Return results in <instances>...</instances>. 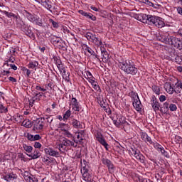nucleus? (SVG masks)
Returning <instances> with one entry per match:
<instances>
[{
  "instance_id": "f257e3e1",
  "label": "nucleus",
  "mask_w": 182,
  "mask_h": 182,
  "mask_svg": "<svg viewBox=\"0 0 182 182\" xmlns=\"http://www.w3.org/2000/svg\"><path fill=\"white\" fill-rule=\"evenodd\" d=\"M138 21H140L143 23H148L149 25H154L157 28H164L166 25L163 18L151 15L141 14L137 17Z\"/></svg>"
},
{
  "instance_id": "f03ea898",
  "label": "nucleus",
  "mask_w": 182,
  "mask_h": 182,
  "mask_svg": "<svg viewBox=\"0 0 182 182\" xmlns=\"http://www.w3.org/2000/svg\"><path fill=\"white\" fill-rule=\"evenodd\" d=\"M3 14L6 15L8 18H15L16 19V25L18 28L21 29L27 36L29 38H33V33L32 32V30L22 21V19L19 18L18 16L15 15V14L12 12H8L6 11H4Z\"/></svg>"
},
{
  "instance_id": "7ed1b4c3",
  "label": "nucleus",
  "mask_w": 182,
  "mask_h": 182,
  "mask_svg": "<svg viewBox=\"0 0 182 182\" xmlns=\"http://www.w3.org/2000/svg\"><path fill=\"white\" fill-rule=\"evenodd\" d=\"M119 67L121 68L122 70L125 72L127 75H137V72L139 70L136 68V65L130 61H126L125 63H119Z\"/></svg>"
},
{
  "instance_id": "20e7f679",
  "label": "nucleus",
  "mask_w": 182,
  "mask_h": 182,
  "mask_svg": "<svg viewBox=\"0 0 182 182\" xmlns=\"http://www.w3.org/2000/svg\"><path fill=\"white\" fill-rule=\"evenodd\" d=\"M85 36L87 39V41L92 42V43H95L97 46H100L101 45H103L102 40L99 39V38H97L96 35L93 33H85Z\"/></svg>"
},
{
  "instance_id": "39448f33",
  "label": "nucleus",
  "mask_w": 182,
  "mask_h": 182,
  "mask_svg": "<svg viewBox=\"0 0 182 182\" xmlns=\"http://www.w3.org/2000/svg\"><path fill=\"white\" fill-rule=\"evenodd\" d=\"M130 154L132 156H134L136 160L140 161L142 164H146V158L143 154L140 153V151H139L137 149H133L132 148L129 151Z\"/></svg>"
},
{
  "instance_id": "423d86ee",
  "label": "nucleus",
  "mask_w": 182,
  "mask_h": 182,
  "mask_svg": "<svg viewBox=\"0 0 182 182\" xmlns=\"http://www.w3.org/2000/svg\"><path fill=\"white\" fill-rule=\"evenodd\" d=\"M113 123L117 127H129L130 124L126 121V118L124 117H120L118 120L112 119Z\"/></svg>"
},
{
  "instance_id": "0eeeda50",
  "label": "nucleus",
  "mask_w": 182,
  "mask_h": 182,
  "mask_svg": "<svg viewBox=\"0 0 182 182\" xmlns=\"http://www.w3.org/2000/svg\"><path fill=\"white\" fill-rule=\"evenodd\" d=\"M81 173L83 178V180L87 182H92L93 181V178H92V175L90 173H89V169L87 168V166H83L81 168Z\"/></svg>"
},
{
  "instance_id": "6e6552de",
  "label": "nucleus",
  "mask_w": 182,
  "mask_h": 182,
  "mask_svg": "<svg viewBox=\"0 0 182 182\" xmlns=\"http://www.w3.org/2000/svg\"><path fill=\"white\" fill-rule=\"evenodd\" d=\"M38 3L41 4V5L44 6L46 9H48V11H50L51 14L53 12V11H55V9H56L55 6H53V3H52V1L50 0H40Z\"/></svg>"
},
{
  "instance_id": "1a4fd4ad",
  "label": "nucleus",
  "mask_w": 182,
  "mask_h": 182,
  "mask_svg": "<svg viewBox=\"0 0 182 182\" xmlns=\"http://www.w3.org/2000/svg\"><path fill=\"white\" fill-rule=\"evenodd\" d=\"M33 130L36 132V130H42L43 129V119L38 118L33 121Z\"/></svg>"
},
{
  "instance_id": "9d476101",
  "label": "nucleus",
  "mask_w": 182,
  "mask_h": 182,
  "mask_svg": "<svg viewBox=\"0 0 182 182\" xmlns=\"http://www.w3.org/2000/svg\"><path fill=\"white\" fill-rule=\"evenodd\" d=\"M102 161L105 164V166H107L109 173L110 174H113V173H114L116 170V168L114 167L113 163H112V161L106 159H102Z\"/></svg>"
},
{
  "instance_id": "9b49d317",
  "label": "nucleus",
  "mask_w": 182,
  "mask_h": 182,
  "mask_svg": "<svg viewBox=\"0 0 182 182\" xmlns=\"http://www.w3.org/2000/svg\"><path fill=\"white\" fill-rule=\"evenodd\" d=\"M3 178L7 182H11L14 181V180H16V178H18V176L14 173H11L3 176Z\"/></svg>"
},
{
  "instance_id": "f8f14e48",
  "label": "nucleus",
  "mask_w": 182,
  "mask_h": 182,
  "mask_svg": "<svg viewBox=\"0 0 182 182\" xmlns=\"http://www.w3.org/2000/svg\"><path fill=\"white\" fill-rule=\"evenodd\" d=\"M96 139L97 141H99V143L102 144V146H104V147H105L106 150H108L107 146H109V144H107V142H106V139H105V137H103V136L97 134Z\"/></svg>"
},
{
  "instance_id": "ddd939ff",
  "label": "nucleus",
  "mask_w": 182,
  "mask_h": 182,
  "mask_svg": "<svg viewBox=\"0 0 182 182\" xmlns=\"http://www.w3.org/2000/svg\"><path fill=\"white\" fill-rule=\"evenodd\" d=\"M83 134H85V131H81L80 132H76L75 136H77V139L78 141H76L75 139V137H73V141L74 143H76V144H78L79 143H82L83 141Z\"/></svg>"
},
{
  "instance_id": "4468645a",
  "label": "nucleus",
  "mask_w": 182,
  "mask_h": 182,
  "mask_svg": "<svg viewBox=\"0 0 182 182\" xmlns=\"http://www.w3.org/2000/svg\"><path fill=\"white\" fill-rule=\"evenodd\" d=\"M152 108L154 109V112H157L160 109V103L157 102V99L155 96L152 97Z\"/></svg>"
},
{
  "instance_id": "2eb2a0df",
  "label": "nucleus",
  "mask_w": 182,
  "mask_h": 182,
  "mask_svg": "<svg viewBox=\"0 0 182 182\" xmlns=\"http://www.w3.org/2000/svg\"><path fill=\"white\" fill-rule=\"evenodd\" d=\"M79 14L80 15H82V16H85V18H87L88 19H91L92 21H96V16L92 15L90 13H87L83 10H79Z\"/></svg>"
},
{
  "instance_id": "dca6fc26",
  "label": "nucleus",
  "mask_w": 182,
  "mask_h": 182,
  "mask_svg": "<svg viewBox=\"0 0 182 182\" xmlns=\"http://www.w3.org/2000/svg\"><path fill=\"white\" fill-rule=\"evenodd\" d=\"M5 97H4V92L0 91V100H4ZM0 113H8V107L4 106V105L0 102Z\"/></svg>"
},
{
  "instance_id": "f3484780",
  "label": "nucleus",
  "mask_w": 182,
  "mask_h": 182,
  "mask_svg": "<svg viewBox=\"0 0 182 182\" xmlns=\"http://www.w3.org/2000/svg\"><path fill=\"white\" fill-rule=\"evenodd\" d=\"M71 103L73 106V109H74L75 112H80V106L79 105V102L76 98L73 97L71 99Z\"/></svg>"
},
{
  "instance_id": "a211bd4d",
  "label": "nucleus",
  "mask_w": 182,
  "mask_h": 182,
  "mask_svg": "<svg viewBox=\"0 0 182 182\" xmlns=\"http://www.w3.org/2000/svg\"><path fill=\"white\" fill-rule=\"evenodd\" d=\"M101 53L102 56V62H104V63H109V53H107V51L104 49L101 50Z\"/></svg>"
},
{
  "instance_id": "6ab92c4d",
  "label": "nucleus",
  "mask_w": 182,
  "mask_h": 182,
  "mask_svg": "<svg viewBox=\"0 0 182 182\" xmlns=\"http://www.w3.org/2000/svg\"><path fill=\"white\" fill-rule=\"evenodd\" d=\"M141 139L145 141L146 143H149V144H153V141L151 140V138L147 135L146 133H142L141 134Z\"/></svg>"
},
{
  "instance_id": "aec40b11",
  "label": "nucleus",
  "mask_w": 182,
  "mask_h": 182,
  "mask_svg": "<svg viewBox=\"0 0 182 182\" xmlns=\"http://www.w3.org/2000/svg\"><path fill=\"white\" fill-rule=\"evenodd\" d=\"M133 106L137 112H140V110H141V102H140V98L134 100L133 102Z\"/></svg>"
},
{
  "instance_id": "412c9836",
  "label": "nucleus",
  "mask_w": 182,
  "mask_h": 182,
  "mask_svg": "<svg viewBox=\"0 0 182 182\" xmlns=\"http://www.w3.org/2000/svg\"><path fill=\"white\" fill-rule=\"evenodd\" d=\"M173 46L178 49L179 50H182V42L178 38L173 40Z\"/></svg>"
},
{
  "instance_id": "4be33fe9",
  "label": "nucleus",
  "mask_w": 182,
  "mask_h": 182,
  "mask_svg": "<svg viewBox=\"0 0 182 182\" xmlns=\"http://www.w3.org/2000/svg\"><path fill=\"white\" fill-rule=\"evenodd\" d=\"M60 72L62 73L63 77V79H65L66 82H69V80H70V78L69 77V76H70V74L69 73V72H66L65 68H62L61 70H60Z\"/></svg>"
},
{
  "instance_id": "5701e85b",
  "label": "nucleus",
  "mask_w": 182,
  "mask_h": 182,
  "mask_svg": "<svg viewBox=\"0 0 182 182\" xmlns=\"http://www.w3.org/2000/svg\"><path fill=\"white\" fill-rule=\"evenodd\" d=\"M72 126L73 127H74V129H82L80 121H78L77 119H73Z\"/></svg>"
},
{
  "instance_id": "b1692460",
  "label": "nucleus",
  "mask_w": 182,
  "mask_h": 182,
  "mask_svg": "<svg viewBox=\"0 0 182 182\" xmlns=\"http://www.w3.org/2000/svg\"><path fill=\"white\" fill-rule=\"evenodd\" d=\"M170 105H168V102H165L164 103V105L160 107V112H161V113L166 114L167 113V112H168Z\"/></svg>"
},
{
  "instance_id": "393cba45",
  "label": "nucleus",
  "mask_w": 182,
  "mask_h": 182,
  "mask_svg": "<svg viewBox=\"0 0 182 182\" xmlns=\"http://www.w3.org/2000/svg\"><path fill=\"white\" fill-rule=\"evenodd\" d=\"M24 14H25V16H26L27 19L28 21H30V22H35V21H36L35 16H33V14L29 13L28 11H25Z\"/></svg>"
},
{
  "instance_id": "a878e982",
  "label": "nucleus",
  "mask_w": 182,
  "mask_h": 182,
  "mask_svg": "<svg viewBox=\"0 0 182 182\" xmlns=\"http://www.w3.org/2000/svg\"><path fill=\"white\" fill-rule=\"evenodd\" d=\"M136 1L142 4H145L146 5H149V6H152L153 8L157 9V6H159V5L153 4V2L150 1L149 0H136Z\"/></svg>"
},
{
  "instance_id": "bb28decb",
  "label": "nucleus",
  "mask_w": 182,
  "mask_h": 182,
  "mask_svg": "<svg viewBox=\"0 0 182 182\" xmlns=\"http://www.w3.org/2000/svg\"><path fill=\"white\" fill-rule=\"evenodd\" d=\"M176 37H165L164 38V41L165 43L167 45H173L174 44V39H176Z\"/></svg>"
},
{
  "instance_id": "cd10ccee",
  "label": "nucleus",
  "mask_w": 182,
  "mask_h": 182,
  "mask_svg": "<svg viewBox=\"0 0 182 182\" xmlns=\"http://www.w3.org/2000/svg\"><path fill=\"white\" fill-rule=\"evenodd\" d=\"M27 156H28V157H31V159L35 160L36 159H39V157H41V153L39 152V151L35 150L34 153L31 154H27Z\"/></svg>"
},
{
  "instance_id": "c85d7f7f",
  "label": "nucleus",
  "mask_w": 182,
  "mask_h": 182,
  "mask_svg": "<svg viewBox=\"0 0 182 182\" xmlns=\"http://www.w3.org/2000/svg\"><path fill=\"white\" fill-rule=\"evenodd\" d=\"M85 50L88 52V53H90V55H93L94 56H95V58L98 59V60H100V59H99V55L95 54V51H93V50H92V48H90L89 46H85Z\"/></svg>"
},
{
  "instance_id": "c756f323",
  "label": "nucleus",
  "mask_w": 182,
  "mask_h": 182,
  "mask_svg": "<svg viewBox=\"0 0 182 182\" xmlns=\"http://www.w3.org/2000/svg\"><path fill=\"white\" fill-rule=\"evenodd\" d=\"M39 63L37 61H31L28 65V69H36Z\"/></svg>"
},
{
  "instance_id": "7c9ffc66",
  "label": "nucleus",
  "mask_w": 182,
  "mask_h": 182,
  "mask_svg": "<svg viewBox=\"0 0 182 182\" xmlns=\"http://www.w3.org/2000/svg\"><path fill=\"white\" fill-rule=\"evenodd\" d=\"M23 149L26 151L27 153H32V151L33 150V147L32 146H28L26 144L23 145Z\"/></svg>"
},
{
  "instance_id": "2f4dec72",
  "label": "nucleus",
  "mask_w": 182,
  "mask_h": 182,
  "mask_svg": "<svg viewBox=\"0 0 182 182\" xmlns=\"http://www.w3.org/2000/svg\"><path fill=\"white\" fill-rule=\"evenodd\" d=\"M11 75V71L9 70H2L0 73V77H4L6 76H9Z\"/></svg>"
},
{
  "instance_id": "473e14b6",
  "label": "nucleus",
  "mask_w": 182,
  "mask_h": 182,
  "mask_svg": "<svg viewBox=\"0 0 182 182\" xmlns=\"http://www.w3.org/2000/svg\"><path fill=\"white\" fill-rule=\"evenodd\" d=\"M71 114L72 112H70V109L67 110L63 115V120H68V119L70 117Z\"/></svg>"
},
{
  "instance_id": "72a5a7b5",
  "label": "nucleus",
  "mask_w": 182,
  "mask_h": 182,
  "mask_svg": "<svg viewBox=\"0 0 182 182\" xmlns=\"http://www.w3.org/2000/svg\"><path fill=\"white\" fill-rule=\"evenodd\" d=\"M22 126H24V127H27L28 129H31V127H32V124H31V122L27 120H24L22 122Z\"/></svg>"
},
{
  "instance_id": "f704fd0d",
  "label": "nucleus",
  "mask_w": 182,
  "mask_h": 182,
  "mask_svg": "<svg viewBox=\"0 0 182 182\" xmlns=\"http://www.w3.org/2000/svg\"><path fill=\"white\" fill-rule=\"evenodd\" d=\"M152 90L158 96H159V95H160V87L156 86V85H154V86H152Z\"/></svg>"
},
{
  "instance_id": "c9c22d12",
  "label": "nucleus",
  "mask_w": 182,
  "mask_h": 182,
  "mask_svg": "<svg viewBox=\"0 0 182 182\" xmlns=\"http://www.w3.org/2000/svg\"><path fill=\"white\" fill-rule=\"evenodd\" d=\"M152 144L154 149H156L158 151H159L163 148V146L157 142H153Z\"/></svg>"
},
{
  "instance_id": "e433bc0d",
  "label": "nucleus",
  "mask_w": 182,
  "mask_h": 182,
  "mask_svg": "<svg viewBox=\"0 0 182 182\" xmlns=\"http://www.w3.org/2000/svg\"><path fill=\"white\" fill-rule=\"evenodd\" d=\"M62 144H64V146L68 149V147L70 146V140L65 139L62 141Z\"/></svg>"
},
{
  "instance_id": "4c0bfd02",
  "label": "nucleus",
  "mask_w": 182,
  "mask_h": 182,
  "mask_svg": "<svg viewBox=\"0 0 182 182\" xmlns=\"http://www.w3.org/2000/svg\"><path fill=\"white\" fill-rule=\"evenodd\" d=\"M21 70H22L23 72H26V75H27V77H29V76H31V70L26 68V67H23V68H21Z\"/></svg>"
},
{
  "instance_id": "58836bf2",
  "label": "nucleus",
  "mask_w": 182,
  "mask_h": 182,
  "mask_svg": "<svg viewBox=\"0 0 182 182\" xmlns=\"http://www.w3.org/2000/svg\"><path fill=\"white\" fill-rule=\"evenodd\" d=\"M43 122L45 120H47L48 123H50L51 122H53V117L50 115V116L46 115V117H44L43 118Z\"/></svg>"
},
{
  "instance_id": "ea45409f",
  "label": "nucleus",
  "mask_w": 182,
  "mask_h": 182,
  "mask_svg": "<svg viewBox=\"0 0 182 182\" xmlns=\"http://www.w3.org/2000/svg\"><path fill=\"white\" fill-rule=\"evenodd\" d=\"M56 63H57V68H58V70H62V69H63V65H62V61H60V60H57Z\"/></svg>"
},
{
  "instance_id": "a19ab883",
  "label": "nucleus",
  "mask_w": 182,
  "mask_h": 182,
  "mask_svg": "<svg viewBox=\"0 0 182 182\" xmlns=\"http://www.w3.org/2000/svg\"><path fill=\"white\" fill-rule=\"evenodd\" d=\"M91 85L95 90H99V89H100V87H99V85H97V82L96 81L91 82Z\"/></svg>"
},
{
  "instance_id": "79ce46f5",
  "label": "nucleus",
  "mask_w": 182,
  "mask_h": 182,
  "mask_svg": "<svg viewBox=\"0 0 182 182\" xmlns=\"http://www.w3.org/2000/svg\"><path fill=\"white\" fill-rule=\"evenodd\" d=\"M130 96L132 97L134 101L139 99V95L134 92H130Z\"/></svg>"
},
{
  "instance_id": "37998d69",
  "label": "nucleus",
  "mask_w": 182,
  "mask_h": 182,
  "mask_svg": "<svg viewBox=\"0 0 182 182\" xmlns=\"http://www.w3.org/2000/svg\"><path fill=\"white\" fill-rule=\"evenodd\" d=\"M159 151H161V154H163L165 157H169L168 152L164 150V148H161Z\"/></svg>"
},
{
  "instance_id": "c03bdc74",
  "label": "nucleus",
  "mask_w": 182,
  "mask_h": 182,
  "mask_svg": "<svg viewBox=\"0 0 182 182\" xmlns=\"http://www.w3.org/2000/svg\"><path fill=\"white\" fill-rule=\"evenodd\" d=\"M169 109H170L171 112H176V110H177V105H176L174 104H171L169 105Z\"/></svg>"
},
{
  "instance_id": "a18cd8bd",
  "label": "nucleus",
  "mask_w": 182,
  "mask_h": 182,
  "mask_svg": "<svg viewBox=\"0 0 182 182\" xmlns=\"http://www.w3.org/2000/svg\"><path fill=\"white\" fill-rule=\"evenodd\" d=\"M98 103L103 109H106V107H107V104H106L103 100H100Z\"/></svg>"
},
{
  "instance_id": "49530a36",
  "label": "nucleus",
  "mask_w": 182,
  "mask_h": 182,
  "mask_svg": "<svg viewBox=\"0 0 182 182\" xmlns=\"http://www.w3.org/2000/svg\"><path fill=\"white\" fill-rule=\"evenodd\" d=\"M28 181L29 182H38V178H36L35 176H28Z\"/></svg>"
},
{
  "instance_id": "de8ad7c7",
  "label": "nucleus",
  "mask_w": 182,
  "mask_h": 182,
  "mask_svg": "<svg viewBox=\"0 0 182 182\" xmlns=\"http://www.w3.org/2000/svg\"><path fill=\"white\" fill-rule=\"evenodd\" d=\"M35 22L37 25H38V26H43V21H42V20L40 18H36Z\"/></svg>"
},
{
  "instance_id": "09e8293b",
  "label": "nucleus",
  "mask_w": 182,
  "mask_h": 182,
  "mask_svg": "<svg viewBox=\"0 0 182 182\" xmlns=\"http://www.w3.org/2000/svg\"><path fill=\"white\" fill-rule=\"evenodd\" d=\"M53 87H55V85L52 82L48 83V85L46 86L47 90H52Z\"/></svg>"
},
{
  "instance_id": "8fccbe9b",
  "label": "nucleus",
  "mask_w": 182,
  "mask_h": 182,
  "mask_svg": "<svg viewBox=\"0 0 182 182\" xmlns=\"http://www.w3.org/2000/svg\"><path fill=\"white\" fill-rule=\"evenodd\" d=\"M49 21L52 23L53 28H59V24L55 21H53V19H50Z\"/></svg>"
},
{
  "instance_id": "3c124183",
  "label": "nucleus",
  "mask_w": 182,
  "mask_h": 182,
  "mask_svg": "<svg viewBox=\"0 0 182 182\" xmlns=\"http://www.w3.org/2000/svg\"><path fill=\"white\" fill-rule=\"evenodd\" d=\"M42 96H43V92H34V97L37 100L39 99V97H42Z\"/></svg>"
},
{
  "instance_id": "603ef678",
  "label": "nucleus",
  "mask_w": 182,
  "mask_h": 182,
  "mask_svg": "<svg viewBox=\"0 0 182 182\" xmlns=\"http://www.w3.org/2000/svg\"><path fill=\"white\" fill-rule=\"evenodd\" d=\"M50 156H52L53 157H57V156H59V152L53 149L51 151V154H50Z\"/></svg>"
},
{
  "instance_id": "864d4df0",
  "label": "nucleus",
  "mask_w": 182,
  "mask_h": 182,
  "mask_svg": "<svg viewBox=\"0 0 182 182\" xmlns=\"http://www.w3.org/2000/svg\"><path fill=\"white\" fill-rule=\"evenodd\" d=\"M52 150H53V149H51V148H46V149H44V151H45L46 154H48V156H50V154H51V152H52Z\"/></svg>"
},
{
  "instance_id": "5fc2aeb1",
  "label": "nucleus",
  "mask_w": 182,
  "mask_h": 182,
  "mask_svg": "<svg viewBox=\"0 0 182 182\" xmlns=\"http://www.w3.org/2000/svg\"><path fill=\"white\" fill-rule=\"evenodd\" d=\"M64 134L65 136H66L67 137H73V135L71 134L70 132H69V131L66 130V129H64Z\"/></svg>"
},
{
  "instance_id": "6e6d98bb",
  "label": "nucleus",
  "mask_w": 182,
  "mask_h": 182,
  "mask_svg": "<svg viewBox=\"0 0 182 182\" xmlns=\"http://www.w3.org/2000/svg\"><path fill=\"white\" fill-rule=\"evenodd\" d=\"M62 40L60 38H52V41L53 42V43H55V45H58V43H59Z\"/></svg>"
},
{
  "instance_id": "4d7b16f0",
  "label": "nucleus",
  "mask_w": 182,
  "mask_h": 182,
  "mask_svg": "<svg viewBox=\"0 0 182 182\" xmlns=\"http://www.w3.org/2000/svg\"><path fill=\"white\" fill-rule=\"evenodd\" d=\"M58 147H59L60 151H62V150H66L67 149L66 146L62 142L58 145Z\"/></svg>"
},
{
  "instance_id": "13d9d810",
  "label": "nucleus",
  "mask_w": 182,
  "mask_h": 182,
  "mask_svg": "<svg viewBox=\"0 0 182 182\" xmlns=\"http://www.w3.org/2000/svg\"><path fill=\"white\" fill-rule=\"evenodd\" d=\"M18 157V159H21L23 161H26V159L25 158V155H23V154L19 153Z\"/></svg>"
},
{
  "instance_id": "bf43d9fd",
  "label": "nucleus",
  "mask_w": 182,
  "mask_h": 182,
  "mask_svg": "<svg viewBox=\"0 0 182 182\" xmlns=\"http://www.w3.org/2000/svg\"><path fill=\"white\" fill-rule=\"evenodd\" d=\"M175 140H176V143H182V138H181V136H175Z\"/></svg>"
},
{
  "instance_id": "052dcab7",
  "label": "nucleus",
  "mask_w": 182,
  "mask_h": 182,
  "mask_svg": "<svg viewBox=\"0 0 182 182\" xmlns=\"http://www.w3.org/2000/svg\"><path fill=\"white\" fill-rule=\"evenodd\" d=\"M38 100V98H36V97H33L31 99V102H30V106L32 107V106H33V104L35 103V101Z\"/></svg>"
},
{
  "instance_id": "680f3d73",
  "label": "nucleus",
  "mask_w": 182,
  "mask_h": 182,
  "mask_svg": "<svg viewBox=\"0 0 182 182\" xmlns=\"http://www.w3.org/2000/svg\"><path fill=\"white\" fill-rule=\"evenodd\" d=\"M42 137L39 134H36L33 136V141H36V140H41Z\"/></svg>"
},
{
  "instance_id": "e2e57ef3",
  "label": "nucleus",
  "mask_w": 182,
  "mask_h": 182,
  "mask_svg": "<svg viewBox=\"0 0 182 182\" xmlns=\"http://www.w3.org/2000/svg\"><path fill=\"white\" fill-rule=\"evenodd\" d=\"M174 92H176V93H177V91H176V90H174V88H173V87H171V85H170V87H169V90H168V93H169V95H173V94L174 93Z\"/></svg>"
},
{
  "instance_id": "0e129e2a",
  "label": "nucleus",
  "mask_w": 182,
  "mask_h": 182,
  "mask_svg": "<svg viewBox=\"0 0 182 182\" xmlns=\"http://www.w3.org/2000/svg\"><path fill=\"white\" fill-rule=\"evenodd\" d=\"M33 136L34 135H32L29 133L27 134V139L28 140H30V141H33Z\"/></svg>"
},
{
  "instance_id": "69168bd1",
  "label": "nucleus",
  "mask_w": 182,
  "mask_h": 182,
  "mask_svg": "<svg viewBox=\"0 0 182 182\" xmlns=\"http://www.w3.org/2000/svg\"><path fill=\"white\" fill-rule=\"evenodd\" d=\"M34 147L35 149H41L42 147V144H41L39 142H35Z\"/></svg>"
},
{
  "instance_id": "338daca9",
  "label": "nucleus",
  "mask_w": 182,
  "mask_h": 182,
  "mask_svg": "<svg viewBox=\"0 0 182 182\" xmlns=\"http://www.w3.org/2000/svg\"><path fill=\"white\" fill-rule=\"evenodd\" d=\"M57 45H58V46H60V48H65V41H60V42L59 43H57Z\"/></svg>"
},
{
  "instance_id": "774afa93",
  "label": "nucleus",
  "mask_w": 182,
  "mask_h": 182,
  "mask_svg": "<svg viewBox=\"0 0 182 182\" xmlns=\"http://www.w3.org/2000/svg\"><path fill=\"white\" fill-rule=\"evenodd\" d=\"M176 89H182V82H176Z\"/></svg>"
}]
</instances>
